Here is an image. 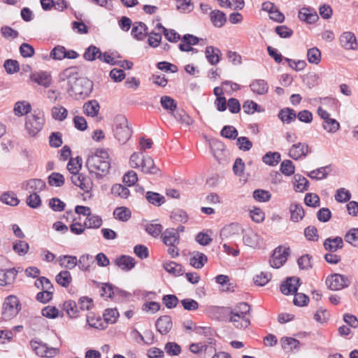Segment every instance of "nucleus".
<instances>
[{"mask_svg":"<svg viewBox=\"0 0 358 358\" xmlns=\"http://www.w3.org/2000/svg\"><path fill=\"white\" fill-rule=\"evenodd\" d=\"M229 322L237 329H245L250 324V317H241L229 313Z\"/></svg>","mask_w":358,"mask_h":358,"instance_id":"obj_33","label":"nucleus"},{"mask_svg":"<svg viewBox=\"0 0 358 358\" xmlns=\"http://www.w3.org/2000/svg\"><path fill=\"white\" fill-rule=\"evenodd\" d=\"M112 129L114 137L121 144H124L131 136L132 131L124 115H120L115 117Z\"/></svg>","mask_w":358,"mask_h":358,"instance_id":"obj_3","label":"nucleus"},{"mask_svg":"<svg viewBox=\"0 0 358 358\" xmlns=\"http://www.w3.org/2000/svg\"><path fill=\"white\" fill-rule=\"evenodd\" d=\"M299 18L301 21L311 24L318 19V15L315 11L309 8H302L298 15Z\"/></svg>","mask_w":358,"mask_h":358,"instance_id":"obj_27","label":"nucleus"},{"mask_svg":"<svg viewBox=\"0 0 358 358\" xmlns=\"http://www.w3.org/2000/svg\"><path fill=\"white\" fill-rule=\"evenodd\" d=\"M46 187L45 182L41 180L38 178L30 179L26 181H24L22 183V188L31 193L41 192L43 191Z\"/></svg>","mask_w":358,"mask_h":358,"instance_id":"obj_11","label":"nucleus"},{"mask_svg":"<svg viewBox=\"0 0 358 358\" xmlns=\"http://www.w3.org/2000/svg\"><path fill=\"white\" fill-rule=\"evenodd\" d=\"M52 117L57 121H64L67 115L68 110L62 106H55L51 110Z\"/></svg>","mask_w":358,"mask_h":358,"instance_id":"obj_46","label":"nucleus"},{"mask_svg":"<svg viewBox=\"0 0 358 358\" xmlns=\"http://www.w3.org/2000/svg\"><path fill=\"white\" fill-rule=\"evenodd\" d=\"M309 152L308 144L298 143L292 145L289 151V156L294 160H298L301 157H306Z\"/></svg>","mask_w":358,"mask_h":358,"instance_id":"obj_12","label":"nucleus"},{"mask_svg":"<svg viewBox=\"0 0 358 358\" xmlns=\"http://www.w3.org/2000/svg\"><path fill=\"white\" fill-rule=\"evenodd\" d=\"M94 259L92 255L89 254H84L80 256L78 259V264L79 269L82 271L87 272L92 269L94 266Z\"/></svg>","mask_w":358,"mask_h":358,"instance_id":"obj_23","label":"nucleus"},{"mask_svg":"<svg viewBox=\"0 0 358 358\" xmlns=\"http://www.w3.org/2000/svg\"><path fill=\"white\" fill-rule=\"evenodd\" d=\"M64 181V176L59 173L53 172L48 176V183L50 186L62 187Z\"/></svg>","mask_w":358,"mask_h":358,"instance_id":"obj_54","label":"nucleus"},{"mask_svg":"<svg viewBox=\"0 0 358 358\" xmlns=\"http://www.w3.org/2000/svg\"><path fill=\"white\" fill-rule=\"evenodd\" d=\"M243 232V229L238 223H231L224 226L220 231L222 241L234 242Z\"/></svg>","mask_w":358,"mask_h":358,"instance_id":"obj_8","label":"nucleus"},{"mask_svg":"<svg viewBox=\"0 0 358 358\" xmlns=\"http://www.w3.org/2000/svg\"><path fill=\"white\" fill-rule=\"evenodd\" d=\"M243 241L246 245L255 248L260 245L262 240L257 232L249 230L243 235Z\"/></svg>","mask_w":358,"mask_h":358,"instance_id":"obj_21","label":"nucleus"},{"mask_svg":"<svg viewBox=\"0 0 358 358\" xmlns=\"http://www.w3.org/2000/svg\"><path fill=\"white\" fill-rule=\"evenodd\" d=\"M145 230L148 234L151 235L152 237H157L160 234H162L163 227L162 224L157 223L156 221H152L151 222L145 224Z\"/></svg>","mask_w":358,"mask_h":358,"instance_id":"obj_43","label":"nucleus"},{"mask_svg":"<svg viewBox=\"0 0 358 358\" xmlns=\"http://www.w3.org/2000/svg\"><path fill=\"white\" fill-rule=\"evenodd\" d=\"M205 56L207 61L214 66L220 62L222 53L219 48L210 45L206 48Z\"/></svg>","mask_w":358,"mask_h":358,"instance_id":"obj_18","label":"nucleus"},{"mask_svg":"<svg viewBox=\"0 0 358 358\" xmlns=\"http://www.w3.org/2000/svg\"><path fill=\"white\" fill-rule=\"evenodd\" d=\"M294 190L298 192H303L308 189L309 182L303 176L296 174L294 176Z\"/></svg>","mask_w":358,"mask_h":358,"instance_id":"obj_36","label":"nucleus"},{"mask_svg":"<svg viewBox=\"0 0 358 358\" xmlns=\"http://www.w3.org/2000/svg\"><path fill=\"white\" fill-rule=\"evenodd\" d=\"M30 79L44 87H48L52 83V77L50 74L46 71H40L31 73Z\"/></svg>","mask_w":358,"mask_h":358,"instance_id":"obj_16","label":"nucleus"},{"mask_svg":"<svg viewBox=\"0 0 358 358\" xmlns=\"http://www.w3.org/2000/svg\"><path fill=\"white\" fill-rule=\"evenodd\" d=\"M99 108L100 106L99 103L95 100L90 101L85 103L83 106L85 113L87 116L90 117L96 116L99 113Z\"/></svg>","mask_w":358,"mask_h":358,"instance_id":"obj_44","label":"nucleus"},{"mask_svg":"<svg viewBox=\"0 0 358 358\" xmlns=\"http://www.w3.org/2000/svg\"><path fill=\"white\" fill-rule=\"evenodd\" d=\"M82 159L79 157L76 158H71L67 164L69 171L73 175L78 174L81 168Z\"/></svg>","mask_w":358,"mask_h":358,"instance_id":"obj_59","label":"nucleus"},{"mask_svg":"<svg viewBox=\"0 0 358 358\" xmlns=\"http://www.w3.org/2000/svg\"><path fill=\"white\" fill-rule=\"evenodd\" d=\"M72 182L79 187L85 192H89L93 187L91 178L83 173L75 174L71 176Z\"/></svg>","mask_w":358,"mask_h":358,"instance_id":"obj_10","label":"nucleus"},{"mask_svg":"<svg viewBox=\"0 0 358 358\" xmlns=\"http://www.w3.org/2000/svg\"><path fill=\"white\" fill-rule=\"evenodd\" d=\"M155 327L157 331L162 335L167 334L173 327L171 317L169 315L159 317L155 322Z\"/></svg>","mask_w":358,"mask_h":358,"instance_id":"obj_14","label":"nucleus"},{"mask_svg":"<svg viewBox=\"0 0 358 358\" xmlns=\"http://www.w3.org/2000/svg\"><path fill=\"white\" fill-rule=\"evenodd\" d=\"M334 198L338 203H345L350 201L351 199V194L349 190L341 187L336 190Z\"/></svg>","mask_w":358,"mask_h":358,"instance_id":"obj_58","label":"nucleus"},{"mask_svg":"<svg viewBox=\"0 0 358 358\" xmlns=\"http://www.w3.org/2000/svg\"><path fill=\"white\" fill-rule=\"evenodd\" d=\"M280 154L278 152H268L262 157V161L267 165L274 166L280 161Z\"/></svg>","mask_w":358,"mask_h":358,"instance_id":"obj_48","label":"nucleus"},{"mask_svg":"<svg viewBox=\"0 0 358 358\" xmlns=\"http://www.w3.org/2000/svg\"><path fill=\"white\" fill-rule=\"evenodd\" d=\"M26 203L28 206H29L31 208H38L41 205V197L36 193H31L27 196L26 199Z\"/></svg>","mask_w":358,"mask_h":358,"instance_id":"obj_63","label":"nucleus"},{"mask_svg":"<svg viewBox=\"0 0 358 358\" xmlns=\"http://www.w3.org/2000/svg\"><path fill=\"white\" fill-rule=\"evenodd\" d=\"M280 171L285 176H290L294 173L295 166L291 160L286 159L281 162Z\"/></svg>","mask_w":358,"mask_h":358,"instance_id":"obj_55","label":"nucleus"},{"mask_svg":"<svg viewBox=\"0 0 358 358\" xmlns=\"http://www.w3.org/2000/svg\"><path fill=\"white\" fill-rule=\"evenodd\" d=\"M278 117L285 123L289 124L296 117L295 111L293 109L286 108L282 109L278 113Z\"/></svg>","mask_w":358,"mask_h":358,"instance_id":"obj_49","label":"nucleus"},{"mask_svg":"<svg viewBox=\"0 0 358 358\" xmlns=\"http://www.w3.org/2000/svg\"><path fill=\"white\" fill-rule=\"evenodd\" d=\"M207 257L200 252H194L189 259V264L195 268H201L207 262Z\"/></svg>","mask_w":358,"mask_h":358,"instance_id":"obj_30","label":"nucleus"},{"mask_svg":"<svg viewBox=\"0 0 358 358\" xmlns=\"http://www.w3.org/2000/svg\"><path fill=\"white\" fill-rule=\"evenodd\" d=\"M101 55V52L100 49L94 45H91L86 48L83 54V57L87 61L92 62L96 59H99Z\"/></svg>","mask_w":358,"mask_h":358,"instance_id":"obj_37","label":"nucleus"},{"mask_svg":"<svg viewBox=\"0 0 358 358\" xmlns=\"http://www.w3.org/2000/svg\"><path fill=\"white\" fill-rule=\"evenodd\" d=\"M300 279L297 277L288 278L285 282L280 286V291L285 295L296 292Z\"/></svg>","mask_w":358,"mask_h":358,"instance_id":"obj_17","label":"nucleus"},{"mask_svg":"<svg viewBox=\"0 0 358 358\" xmlns=\"http://www.w3.org/2000/svg\"><path fill=\"white\" fill-rule=\"evenodd\" d=\"M147 201L156 206H160L165 203V197L159 193L148 191L145 194Z\"/></svg>","mask_w":358,"mask_h":358,"instance_id":"obj_40","label":"nucleus"},{"mask_svg":"<svg viewBox=\"0 0 358 358\" xmlns=\"http://www.w3.org/2000/svg\"><path fill=\"white\" fill-rule=\"evenodd\" d=\"M290 220L294 222L302 220L305 215L303 206L299 203H292L289 206Z\"/></svg>","mask_w":358,"mask_h":358,"instance_id":"obj_24","label":"nucleus"},{"mask_svg":"<svg viewBox=\"0 0 358 358\" xmlns=\"http://www.w3.org/2000/svg\"><path fill=\"white\" fill-rule=\"evenodd\" d=\"M289 255V248L279 246L275 249L269 261L270 265L275 268L281 267L287 259Z\"/></svg>","mask_w":358,"mask_h":358,"instance_id":"obj_9","label":"nucleus"},{"mask_svg":"<svg viewBox=\"0 0 358 358\" xmlns=\"http://www.w3.org/2000/svg\"><path fill=\"white\" fill-rule=\"evenodd\" d=\"M72 280V277L69 271L65 270L60 271L56 275L57 282L64 287H66L69 285Z\"/></svg>","mask_w":358,"mask_h":358,"instance_id":"obj_52","label":"nucleus"},{"mask_svg":"<svg viewBox=\"0 0 358 358\" xmlns=\"http://www.w3.org/2000/svg\"><path fill=\"white\" fill-rule=\"evenodd\" d=\"M29 345L32 351L41 357L52 358L59 352L58 348L48 347L46 343L37 339H32L29 343Z\"/></svg>","mask_w":358,"mask_h":358,"instance_id":"obj_6","label":"nucleus"},{"mask_svg":"<svg viewBox=\"0 0 358 358\" xmlns=\"http://www.w3.org/2000/svg\"><path fill=\"white\" fill-rule=\"evenodd\" d=\"M21 310V304L17 296L10 295L5 299L2 306L1 315L5 320L15 317Z\"/></svg>","mask_w":358,"mask_h":358,"instance_id":"obj_5","label":"nucleus"},{"mask_svg":"<svg viewBox=\"0 0 358 358\" xmlns=\"http://www.w3.org/2000/svg\"><path fill=\"white\" fill-rule=\"evenodd\" d=\"M322 127L329 133H336L340 129V124L336 119L330 117L323 121Z\"/></svg>","mask_w":358,"mask_h":358,"instance_id":"obj_53","label":"nucleus"},{"mask_svg":"<svg viewBox=\"0 0 358 358\" xmlns=\"http://www.w3.org/2000/svg\"><path fill=\"white\" fill-rule=\"evenodd\" d=\"M345 241L354 247H358V228L350 229L345 235Z\"/></svg>","mask_w":358,"mask_h":358,"instance_id":"obj_57","label":"nucleus"},{"mask_svg":"<svg viewBox=\"0 0 358 358\" xmlns=\"http://www.w3.org/2000/svg\"><path fill=\"white\" fill-rule=\"evenodd\" d=\"M45 122L43 112L34 110L26 117L24 127L27 133L31 137H36L43 129Z\"/></svg>","mask_w":358,"mask_h":358,"instance_id":"obj_4","label":"nucleus"},{"mask_svg":"<svg viewBox=\"0 0 358 358\" xmlns=\"http://www.w3.org/2000/svg\"><path fill=\"white\" fill-rule=\"evenodd\" d=\"M0 201L8 206H16L19 204L20 200L15 192L8 191L4 192L0 196Z\"/></svg>","mask_w":358,"mask_h":358,"instance_id":"obj_38","label":"nucleus"},{"mask_svg":"<svg viewBox=\"0 0 358 358\" xmlns=\"http://www.w3.org/2000/svg\"><path fill=\"white\" fill-rule=\"evenodd\" d=\"M250 87L254 93L259 95L266 94L268 90V85L267 83L262 79H257L253 80L250 83Z\"/></svg>","mask_w":358,"mask_h":358,"instance_id":"obj_29","label":"nucleus"},{"mask_svg":"<svg viewBox=\"0 0 358 358\" xmlns=\"http://www.w3.org/2000/svg\"><path fill=\"white\" fill-rule=\"evenodd\" d=\"M176 9L182 13H189L194 10L192 0H176Z\"/></svg>","mask_w":358,"mask_h":358,"instance_id":"obj_50","label":"nucleus"},{"mask_svg":"<svg viewBox=\"0 0 358 358\" xmlns=\"http://www.w3.org/2000/svg\"><path fill=\"white\" fill-rule=\"evenodd\" d=\"M160 103L164 109L174 111L176 109L177 104L175 100L169 96L161 97Z\"/></svg>","mask_w":358,"mask_h":358,"instance_id":"obj_62","label":"nucleus"},{"mask_svg":"<svg viewBox=\"0 0 358 358\" xmlns=\"http://www.w3.org/2000/svg\"><path fill=\"white\" fill-rule=\"evenodd\" d=\"M164 350L169 356H177L180 354L181 348L175 342H168L165 344Z\"/></svg>","mask_w":358,"mask_h":358,"instance_id":"obj_64","label":"nucleus"},{"mask_svg":"<svg viewBox=\"0 0 358 358\" xmlns=\"http://www.w3.org/2000/svg\"><path fill=\"white\" fill-rule=\"evenodd\" d=\"M280 345L282 348L286 352L298 351L300 349L301 343L299 340L284 336L280 339Z\"/></svg>","mask_w":358,"mask_h":358,"instance_id":"obj_22","label":"nucleus"},{"mask_svg":"<svg viewBox=\"0 0 358 358\" xmlns=\"http://www.w3.org/2000/svg\"><path fill=\"white\" fill-rule=\"evenodd\" d=\"M114 263L124 271H131L136 264L135 259L128 255H121L117 257Z\"/></svg>","mask_w":358,"mask_h":358,"instance_id":"obj_15","label":"nucleus"},{"mask_svg":"<svg viewBox=\"0 0 358 358\" xmlns=\"http://www.w3.org/2000/svg\"><path fill=\"white\" fill-rule=\"evenodd\" d=\"M250 310V306L247 303L242 302L236 305L234 308H231L229 311V313L233 315H238L244 317H249Z\"/></svg>","mask_w":358,"mask_h":358,"instance_id":"obj_39","label":"nucleus"},{"mask_svg":"<svg viewBox=\"0 0 358 358\" xmlns=\"http://www.w3.org/2000/svg\"><path fill=\"white\" fill-rule=\"evenodd\" d=\"M113 216L115 219L122 221L127 222L129 220L131 216V210L124 206L117 207L113 211Z\"/></svg>","mask_w":358,"mask_h":358,"instance_id":"obj_41","label":"nucleus"},{"mask_svg":"<svg viewBox=\"0 0 358 358\" xmlns=\"http://www.w3.org/2000/svg\"><path fill=\"white\" fill-rule=\"evenodd\" d=\"M325 283L329 289L339 291L349 287L350 280L345 275L334 273L327 277Z\"/></svg>","mask_w":358,"mask_h":358,"instance_id":"obj_7","label":"nucleus"},{"mask_svg":"<svg viewBox=\"0 0 358 358\" xmlns=\"http://www.w3.org/2000/svg\"><path fill=\"white\" fill-rule=\"evenodd\" d=\"M162 238L166 245L178 244L180 241V236L173 228L166 229L162 234Z\"/></svg>","mask_w":358,"mask_h":358,"instance_id":"obj_19","label":"nucleus"},{"mask_svg":"<svg viewBox=\"0 0 358 358\" xmlns=\"http://www.w3.org/2000/svg\"><path fill=\"white\" fill-rule=\"evenodd\" d=\"M340 43L345 50H357L358 44L354 33L351 31L343 32L340 36Z\"/></svg>","mask_w":358,"mask_h":358,"instance_id":"obj_13","label":"nucleus"},{"mask_svg":"<svg viewBox=\"0 0 358 358\" xmlns=\"http://www.w3.org/2000/svg\"><path fill=\"white\" fill-rule=\"evenodd\" d=\"M173 115L177 121L184 125L190 126L194 122L193 119L184 110L176 111Z\"/></svg>","mask_w":358,"mask_h":358,"instance_id":"obj_56","label":"nucleus"},{"mask_svg":"<svg viewBox=\"0 0 358 358\" xmlns=\"http://www.w3.org/2000/svg\"><path fill=\"white\" fill-rule=\"evenodd\" d=\"M140 167L141 168V171L145 173L157 174L159 171L155 166L153 159L148 156L143 157Z\"/></svg>","mask_w":358,"mask_h":358,"instance_id":"obj_34","label":"nucleus"},{"mask_svg":"<svg viewBox=\"0 0 358 358\" xmlns=\"http://www.w3.org/2000/svg\"><path fill=\"white\" fill-rule=\"evenodd\" d=\"M210 21L216 27H222L227 21L225 14L219 10H215L210 13Z\"/></svg>","mask_w":358,"mask_h":358,"instance_id":"obj_32","label":"nucleus"},{"mask_svg":"<svg viewBox=\"0 0 358 358\" xmlns=\"http://www.w3.org/2000/svg\"><path fill=\"white\" fill-rule=\"evenodd\" d=\"M308 61L311 64H318L321 61V52L317 48H310L307 52Z\"/></svg>","mask_w":358,"mask_h":358,"instance_id":"obj_60","label":"nucleus"},{"mask_svg":"<svg viewBox=\"0 0 358 358\" xmlns=\"http://www.w3.org/2000/svg\"><path fill=\"white\" fill-rule=\"evenodd\" d=\"M103 319L101 316L90 314L87 316V323L92 328L100 330L105 329L107 328V322Z\"/></svg>","mask_w":358,"mask_h":358,"instance_id":"obj_28","label":"nucleus"},{"mask_svg":"<svg viewBox=\"0 0 358 358\" xmlns=\"http://www.w3.org/2000/svg\"><path fill=\"white\" fill-rule=\"evenodd\" d=\"M31 110L30 103L26 101H17L14 106V113L20 117L28 114Z\"/></svg>","mask_w":358,"mask_h":358,"instance_id":"obj_35","label":"nucleus"},{"mask_svg":"<svg viewBox=\"0 0 358 358\" xmlns=\"http://www.w3.org/2000/svg\"><path fill=\"white\" fill-rule=\"evenodd\" d=\"M102 222L103 221L100 216L91 214L89 217H86L84 224L88 229H98L101 226Z\"/></svg>","mask_w":358,"mask_h":358,"instance_id":"obj_47","label":"nucleus"},{"mask_svg":"<svg viewBox=\"0 0 358 358\" xmlns=\"http://www.w3.org/2000/svg\"><path fill=\"white\" fill-rule=\"evenodd\" d=\"M64 310L68 316L71 318H76L78 315V304L72 300L66 301L64 303Z\"/></svg>","mask_w":358,"mask_h":358,"instance_id":"obj_45","label":"nucleus"},{"mask_svg":"<svg viewBox=\"0 0 358 358\" xmlns=\"http://www.w3.org/2000/svg\"><path fill=\"white\" fill-rule=\"evenodd\" d=\"M86 166L90 173L96 175L97 178L106 176L110 168L109 154L106 149H97L88 156Z\"/></svg>","mask_w":358,"mask_h":358,"instance_id":"obj_2","label":"nucleus"},{"mask_svg":"<svg viewBox=\"0 0 358 358\" xmlns=\"http://www.w3.org/2000/svg\"><path fill=\"white\" fill-rule=\"evenodd\" d=\"M329 166H323L318 168L317 169L313 170L308 173H307V176L313 180H322L327 177L328 172L327 171V169H329Z\"/></svg>","mask_w":358,"mask_h":358,"instance_id":"obj_51","label":"nucleus"},{"mask_svg":"<svg viewBox=\"0 0 358 358\" xmlns=\"http://www.w3.org/2000/svg\"><path fill=\"white\" fill-rule=\"evenodd\" d=\"M59 265L66 269H73L78 264V259L73 255H61L58 258Z\"/></svg>","mask_w":358,"mask_h":358,"instance_id":"obj_31","label":"nucleus"},{"mask_svg":"<svg viewBox=\"0 0 358 358\" xmlns=\"http://www.w3.org/2000/svg\"><path fill=\"white\" fill-rule=\"evenodd\" d=\"M243 109L244 113L247 114H252L255 111H263V109H261V107L257 103L250 100H247L243 103Z\"/></svg>","mask_w":358,"mask_h":358,"instance_id":"obj_61","label":"nucleus"},{"mask_svg":"<svg viewBox=\"0 0 358 358\" xmlns=\"http://www.w3.org/2000/svg\"><path fill=\"white\" fill-rule=\"evenodd\" d=\"M110 193L114 196H118L122 199H127L130 194L129 189L121 184H115L110 189Z\"/></svg>","mask_w":358,"mask_h":358,"instance_id":"obj_42","label":"nucleus"},{"mask_svg":"<svg viewBox=\"0 0 358 358\" xmlns=\"http://www.w3.org/2000/svg\"><path fill=\"white\" fill-rule=\"evenodd\" d=\"M59 82H66V91L69 95L80 99L88 96L92 92L93 84L87 78L80 77L75 68H67L59 73Z\"/></svg>","mask_w":358,"mask_h":358,"instance_id":"obj_1","label":"nucleus"},{"mask_svg":"<svg viewBox=\"0 0 358 358\" xmlns=\"http://www.w3.org/2000/svg\"><path fill=\"white\" fill-rule=\"evenodd\" d=\"M131 34L137 40H143L148 34V27L143 22H136L133 24Z\"/></svg>","mask_w":358,"mask_h":358,"instance_id":"obj_25","label":"nucleus"},{"mask_svg":"<svg viewBox=\"0 0 358 358\" xmlns=\"http://www.w3.org/2000/svg\"><path fill=\"white\" fill-rule=\"evenodd\" d=\"M323 245L326 250L334 252L343 248V241L340 236L327 238L324 240Z\"/></svg>","mask_w":358,"mask_h":358,"instance_id":"obj_20","label":"nucleus"},{"mask_svg":"<svg viewBox=\"0 0 358 358\" xmlns=\"http://www.w3.org/2000/svg\"><path fill=\"white\" fill-rule=\"evenodd\" d=\"M163 268L166 272L176 277L182 275L185 272L181 264L171 261L164 262Z\"/></svg>","mask_w":358,"mask_h":358,"instance_id":"obj_26","label":"nucleus"}]
</instances>
